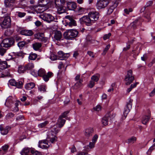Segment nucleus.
Wrapping results in <instances>:
<instances>
[{"instance_id": "obj_29", "label": "nucleus", "mask_w": 155, "mask_h": 155, "mask_svg": "<svg viewBox=\"0 0 155 155\" xmlns=\"http://www.w3.org/2000/svg\"><path fill=\"white\" fill-rule=\"evenodd\" d=\"M27 70L25 66L20 65L18 68V72L19 73H24Z\"/></svg>"}, {"instance_id": "obj_17", "label": "nucleus", "mask_w": 155, "mask_h": 155, "mask_svg": "<svg viewBox=\"0 0 155 155\" xmlns=\"http://www.w3.org/2000/svg\"><path fill=\"white\" fill-rule=\"evenodd\" d=\"M20 33L25 36H31L33 34V32L31 30H23L21 31Z\"/></svg>"}, {"instance_id": "obj_21", "label": "nucleus", "mask_w": 155, "mask_h": 155, "mask_svg": "<svg viewBox=\"0 0 155 155\" xmlns=\"http://www.w3.org/2000/svg\"><path fill=\"white\" fill-rule=\"evenodd\" d=\"M118 4L117 3H114L113 5H111L107 11V14H110L114 10L117 6Z\"/></svg>"}, {"instance_id": "obj_62", "label": "nucleus", "mask_w": 155, "mask_h": 155, "mask_svg": "<svg viewBox=\"0 0 155 155\" xmlns=\"http://www.w3.org/2000/svg\"><path fill=\"white\" fill-rule=\"evenodd\" d=\"M88 150H86L85 151L83 152L78 153L77 155H85L87 154V152Z\"/></svg>"}, {"instance_id": "obj_48", "label": "nucleus", "mask_w": 155, "mask_h": 155, "mask_svg": "<svg viewBox=\"0 0 155 155\" xmlns=\"http://www.w3.org/2000/svg\"><path fill=\"white\" fill-rule=\"evenodd\" d=\"M6 49L2 47L0 48V55L2 56H3L6 53Z\"/></svg>"}, {"instance_id": "obj_63", "label": "nucleus", "mask_w": 155, "mask_h": 155, "mask_svg": "<svg viewBox=\"0 0 155 155\" xmlns=\"http://www.w3.org/2000/svg\"><path fill=\"white\" fill-rule=\"evenodd\" d=\"M64 67V65L62 62L59 63V65L58 66V68L59 69H61L62 68Z\"/></svg>"}, {"instance_id": "obj_14", "label": "nucleus", "mask_w": 155, "mask_h": 155, "mask_svg": "<svg viewBox=\"0 0 155 155\" xmlns=\"http://www.w3.org/2000/svg\"><path fill=\"white\" fill-rule=\"evenodd\" d=\"M17 3V2L15 0H4V3L6 7H12L14 4Z\"/></svg>"}, {"instance_id": "obj_3", "label": "nucleus", "mask_w": 155, "mask_h": 155, "mask_svg": "<svg viewBox=\"0 0 155 155\" xmlns=\"http://www.w3.org/2000/svg\"><path fill=\"white\" fill-rule=\"evenodd\" d=\"M78 32L75 29L68 30L65 32L63 35L65 38L68 40H72L78 36Z\"/></svg>"}, {"instance_id": "obj_15", "label": "nucleus", "mask_w": 155, "mask_h": 155, "mask_svg": "<svg viewBox=\"0 0 155 155\" xmlns=\"http://www.w3.org/2000/svg\"><path fill=\"white\" fill-rule=\"evenodd\" d=\"M67 7L69 10H74L76 8V4L74 2H68L67 3Z\"/></svg>"}, {"instance_id": "obj_42", "label": "nucleus", "mask_w": 155, "mask_h": 155, "mask_svg": "<svg viewBox=\"0 0 155 155\" xmlns=\"http://www.w3.org/2000/svg\"><path fill=\"white\" fill-rule=\"evenodd\" d=\"M136 140V138L134 137H132L131 138L128 139V143H133Z\"/></svg>"}, {"instance_id": "obj_22", "label": "nucleus", "mask_w": 155, "mask_h": 155, "mask_svg": "<svg viewBox=\"0 0 155 155\" xmlns=\"http://www.w3.org/2000/svg\"><path fill=\"white\" fill-rule=\"evenodd\" d=\"M10 129V128L8 126L6 127L4 129H2L1 126L0 127L1 133V134L3 135L7 134Z\"/></svg>"}, {"instance_id": "obj_52", "label": "nucleus", "mask_w": 155, "mask_h": 155, "mask_svg": "<svg viewBox=\"0 0 155 155\" xmlns=\"http://www.w3.org/2000/svg\"><path fill=\"white\" fill-rule=\"evenodd\" d=\"M18 103H16L15 104V107H14V108L13 109H12V110L15 112H16L18 111Z\"/></svg>"}, {"instance_id": "obj_32", "label": "nucleus", "mask_w": 155, "mask_h": 155, "mask_svg": "<svg viewBox=\"0 0 155 155\" xmlns=\"http://www.w3.org/2000/svg\"><path fill=\"white\" fill-rule=\"evenodd\" d=\"M38 143V147L41 148L43 149H47L49 147H50L51 146V145H45L42 144V143Z\"/></svg>"}, {"instance_id": "obj_35", "label": "nucleus", "mask_w": 155, "mask_h": 155, "mask_svg": "<svg viewBox=\"0 0 155 155\" xmlns=\"http://www.w3.org/2000/svg\"><path fill=\"white\" fill-rule=\"evenodd\" d=\"M100 77V75L99 74H97L96 75H94L92 76L91 78V80L95 82H97L99 79Z\"/></svg>"}, {"instance_id": "obj_57", "label": "nucleus", "mask_w": 155, "mask_h": 155, "mask_svg": "<svg viewBox=\"0 0 155 155\" xmlns=\"http://www.w3.org/2000/svg\"><path fill=\"white\" fill-rule=\"evenodd\" d=\"M17 13H18V16L20 18L24 17L26 14V13L25 12H18Z\"/></svg>"}, {"instance_id": "obj_46", "label": "nucleus", "mask_w": 155, "mask_h": 155, "mask_svg": "<svg viewBox=\"0 0 155 155\" xmlns=\"http://www.w3.org/2000/svg\"><path fill=\"white\" fill-rule=\"evenodd\" d=\"M10 84L12 86H15L16 85V81L14 79H11L9 80Z\"/></svg>"}, {"instance_id": "obj_28", "label": "nucleus", "mask_w": 155, "mask_h": 155, "mask_svg": "<svg viewBox=\"0 0 155 155\" xmlns=\"http://www.w3.org/2000/svg\"><path fill=\"white\" fill-rule=\"evenodd\" d=\"M109 117L108 116L104 117L102 120V123L104 125H106L108 124V120Z\"/></svg>"}, {"instance_id": "obj_33", "label": "nucleus", "mask_w": 155, "mask_h": 155, "mask_svg": "<svg viewBox=\"0 0 155 155\" xmlns=\"http://www.w3.org/2000/svg\"><path fill=\"white\" fill-rule=\"evenodd\" d=\"M38 90L41 92H44L46 91V87L45 85H40L38 86Z\"/></svg>"}, {"instance_id": "obj_59", "label": "nucleus", "mask_w": 155, "mask_h": 155, "mask_svg": "<svg viewBox=\"0 0 155 155\" xmlns=\"http://www.w3.org/2000/svg\"><path fill=\"white\" fill-rule=\"evenodd\" d=\"M95 143L93 142L92 141V142H90L89 143V145H88L90 149H92L94 147Z\"/></svg>"}, {"instance_id": "obj_55", "label": "nucleus", "mask_w": 155, "mask_h": 155, "mask_svg": "<svg viewBox=\"0 0 155 155\" xmlns=\"http://www.w3.org/2000/svg\"><path fill=\"white\" fill-rule=\"evenodd\" d=\"M48 38L45 37L44 35L42 38L41 39L40 41L44 43H46L48 41Z\"/></svg>"}, {"instance_id": "obj_18", "label": "nucleus", "mask_w": 155, "mask_h": 155, "mask_svg": "<svg viewBox=\"0 0 155 155\" xmlns=\"http://www.w3.org/2000/svg\"><path fill=\"white\" fill-rule=\"evenodd\" d=\"M54 75L53 73L51 72H48L47 74L46 73L43 78L46 82L48 81L50 78L52 77Z\"/></svg>"}, {"instance_id": "obj_45", "label": "nucleus", "mask_w": 155, "mask_h": 155, "mask_svg": "<svg viewBox=\"0 0 155 155\" xmlns=\"http://www.w3.org/2000/svg\"><path fill=\"white\" fill-rule=\"evenodd\" d=\"M69 25L70 26H75L76 25V21L73 19H72L69 22Z\"/></svg>"}, {"instance_id": "obj_13", "label": "nucleus", "mask_w": 155, "mask_h": 155, "mask_svg": "<svg viewBox=\"0 0 155 155\" xmlns=\"http://www.w3.org/2000/svg\"><path fill=\"white\" fill-rule=\"evenodd\" d=\"M58 59L60 60H65L69 56V54H65L61 51H59L58 53Z\"/></svg>"}, {"instance_id": "obj_9", "label": "nucleus", "mask_w": 155, "mask_h": 155, "mask_svg": "<svg viewBox=\"0 0 155 155\" xmlns=\"http://www.w3.org/2000/svg\"><path fill=\"white\" fill-rule=\"evenodd\" d=\"M50 0H38V9H40L39 11L40 12H43L45 9H40V7H44L47 4H48Z\"/></svg>"}, {"instance_id": "obj_34", "label": "nucleus", "mask_w": 155, "mask_h": 155, "mask_svg": "<svg viewBox=\"0 0 155 155\" xmlns=\"http://www.w3.org/2000/svg\"><path fill=\"white\" fill-rule=\"evenodd\" d=\"M27 43L25 41H20L18 43L17 45L20 49H22Z\"/></svg>"}, {"instance_id": "obj_12", "label": "nucleus", "mask_w": 155, "mask_h": 155, "mask_svg": "<svg viewBox=\"0 0 155 155\" xmlns=\"http://www.w3.org/2000/svg\"><path fill=\"white\" fill-rule=\"evenodd\" d=\"M46 73V71L45 69L42 68L40 69L38 71V73L37 71H34L31 72V74L35 76H36L38 74V76L42 77L43 78Z\"/></svg>"}, {"instance_id": "obj_49", "label": "nucleus", "mask_w": 155, "mask_h": 155, "mask_svg": "<svg viewBox=\"0 0 155 155\" xmlns=\"http://www.w3.org/2000/svg\"><path fill=\"white\" fill-rule=\"evenodd\" d=\"M69 111H67L64 112V113H62L61 115L59 116L62 117V118H65L67 116L68 114L69 113Z\"/></svg>"}, {"instance_id": "obj_61", "label": "nucleus", "mask_w": 155, "mask_h": 155, "mask_svg": "<svg viewBox=\"0 0 155 155\" xmlns=\"http://www.w3.org/2000/svg\"><path fill=\"white\" fill-rule=\"evenodd\" d=\"M155 95V88L149 94V96L150 97L153 96Z\"/></svg>"}, {"instance_id": "obj_25", "label": "nucleus", "mask_w": 155, "mask_h": 155, "mask_svg": "<svg viewBox=\"0 0 155 155\" xmlns=\"http://www.w3.org/2000/svg\"><path fill=\"white\" fill-rule=\"evenodd\" d=\"M35 86L34 83L31 82L26 84L25 86V88L27 90H30L33 89Z\"/></svg>"}, {"instance_id": "obj_58", "label": "nucleus", "mask_w": 155, "mask_h": 155, "mask_svg": "<svg viewBox=\"0 0 155 155\" xmlns=\"http://www.w3.org/2000/svg\"><path fill=\"white\" fill-rule=\"evenodd\" d=\"M60 0H55V4L56 7L62 5V4Z\"/></svg>"}, {"instance_id": "obj_38", "label": "nucleus", "mask_w": 155, "mask_h": 155, "mask_svg": "<svg viewBox=\"0 0 155 155\" xmlns=\"http://www.w3.org/2000/svg\"><path fill=\"white\" fill-rule=\"evenodd\" d=\"M25 66L26 70H30L33 69L34 67V65L33 63H29L26 65Z\"/></svg>"}, {"instance_id": "obj_53", "label": "nucleus", "mask_w": 155, "mask_h": 155, "mask_svg": "<svg viewBox=\"0 0 155 155\" xmlns=\"http://www.w3.org/2000/svg\"><path fill=\"white\" fill-rule=\"evenodd\" d=\"M95 84V82L93 81H91L89 84L88 85V86L90 88L93 87Z\"/></svg>"}, {"instance_id": "obj_16", "label": "nucleus", "mask_w": 155, "mask_h": 155, "mask_svg": "<svg viewBox=\"0 0 155 155\" xmlns=\"http://www.w3.org/2000/svg\"><path fill=\"white\" fill-rule=\"evenodd\" d=\"M54 38L57 41L62 40V38L61 33V31H57L54 32Z\"/></svg>"}, {"instance_id": "obj_10", "label": "nucleus", "mask_w": 155, "mask_h": 155, "mask_svg": "<svg viewBox=\"0 0 155 155\" xmlns=\"http://www.w3.org/2000/svg\"><path fill=\"white\" fill-rule=\"evenodd\" d=\"M88 15L92 20L94 21V23L98 20L99 16V13L95 11L90 12Z\"/></svg>"}, {"instance_id": "obj_37", "label": "nucleus", "mask_w": 155, "mask_h": 155, "mask_svg": "<svg viewBox=\"0 0 155 155\" xmlns=\"http://www.w3.org/2000/svg\"><path fill=\"white\" fill-rule=\"evenodd\" d=\"M31 152L33 155H42L40 152L35 150L34 148L31 150Z\"/></svg>"}, {"instance_id": "obj_7", "label": "nucleus", "mask_w": 155, "mask_h": 155, "mask_svg": "<svg viewBox=\"0 0 155 155\" xmlns=\"http://www.w3.org/2000/svg\"><path fill=\"white\" fill-rule=\"evenodd\" d=\"M14 41L12 39L6 38L3 40L0 45L2 47H10L14 44Z\"/></svg>"}, {"instance_id": "obj_5", "label": "nucleus", "mask_w": 155, "mask_h": 155, "mask_svg": "<svg viewBox=\"0 0 155 155\" xmlns=\"http://www.w3.org/2000/svg\"><path fill=\"white\" fill-rule=\"evenodd\" d=\"M134 77L133 74V72L132 70H129L127 71V74L126 76L125 80L126 81V84L129 85L134 80Z\"/></svg>"}, {"instance_id": "obj_54", "label": "nucleus", "mask_w": 155, "mask_h": 155, "mask_svg": "<svg viewBox=\"0 0 155 155\" xmlns=\"http://www.w3.org/2000/svg\"><path fill=\"white\" fill-rule=\"evenodd\" d=\"M93 109L94 110L98 112L101 110V107L100 105H97L94 107Z\"/></svg>"}, {"instance_id": "obj_56", "label": "nucleus", "mask_w": 155, "mask_h": 155, "mask_svg": "<svg viewBox=\"0 0 155 155\" xmlns=\"http://www.w3.org/2000/svg\"><path fill=\"white\" fill-rule=\"evenodd\" d=\"M98 138V135L97 134H95L93 137L92 139V141L94 143H96Z\"/></svg>"}, {"instance_id": "obj_1", "label": "nucleus", "mask_w": 155, "mask_h": 155, "mask_svg": "<svg viewBox=\"0 0 155 155\" xmlns=\"http://www.w3.org/2000/svg\"><path fill=\"white\" fill-rule=\"evenodd\" d=\"M60 131V128L56 125H54L51 128V130L47 134V139L51 141L52 143H54L57 141V137L56 134Z\"/></svg>"}, {"instance_id": "obj_51", "label": "nucleus", "mask_w": 155, "mask_h": 155, "mask_svg": "<svg viewBox=\"0 0 155 155\" xmlns=\"http://www.w3.org/2000/svg\"><path fill=\"white\" fill-rule=\"evenodd\" d=\"M50 58L52 61H54L58 59V57L57 55L54 54H52L51 55Z\"/></svg>"}, {"instance_id": "obj_30", "label": "nucleus", "mask_w": 155, "mask_h": 155, "mask_svg": "<svg viewBox=\"0 0 155 155\" xmlns=\"http://www.w3.org/2000/svg\"><path fill=\"white\" fill-rule=\"evenodd\" d=\"M44 34L42 33H38L35 35V38L36 39L39 40L40 41L42 38Z\"/></svg>"}, {"instance_id": "obj_20", "label": "nucleus", "mask_w": 155, "mask_h": 155, "mask_svg": "<svg viewBox=\"0 0 155 155\" xmlns=\"http://www.w3.org/2000/svg\"><path fill=\"white\" fill-rule=\"evenodd\" d=\"M65 122V120L59 116L57 124L59 127L61 128L64 126Z\"/></svg>"}, {"instance_id": "obj_11", "label": "nucleus", "mask_w": 155, "mask_h": 155, "mask_svg": "<svg viewBox=\"0 0 155 155\" xmlns=\"http://www.w3.org/2000/svg\"><path fill=\"white\" fill-rule=\"evenodd\" d=\"M42 19L48 23H50L53 21L54 18L51 14L45 13L41 17Z\"/></svg>"}, {"instance_id": "obj_36", "label": "nucleus", "mask_w": 155, "mask_h": 155, "mask_svg": "<svg viewBox=\"0 0 155 155\" xmlns=\"http://www.w3.org/2000/svg\"><path fill=\"white\" fill-rule=\"evenodd\" d=\"M48 124V122L47 121H45L39 124L38 125V127L40 128H41L43 127H45Z\"/></svg>"}, {"instance_id": "obj_19", "label": "nucleus", "mask_w": 155, "mask_h": 155, "mask_svg": "<svg viewBox=\"0 0 155 155\" xmlns=\"http://www.w3.org/2000/svg\"><path fill=\"white\" fill-rule=\"evenodd\" d=\"M93 132V130L92 128H89L85 130V135L86 137L88 138L92 136Z\"/></svg>"}, {"instance_id": "obj_8", "label": "nucleus", "mask_w": 155, "mask_h": 155, "mask_svg": "<svg viewBox=\"0 0 155 155\" xmlns=\"http://www.w3.org/2000/svg\"><path fill=\"white\" fill-rule=\"evenodd\" d=\"M109 3V0H99L96 4L97 9H101L106 7Z\"/></svg>"}, {"instance_id": "obj_4", "label": "nucleus", "mask_w": 155, "mask_h": 155, "mask_svg": "<svg viewBox=\"0 0 155 155\" xmlns=\"http://www.w3.org/2000/svg\"><path fill=\"white\" fill-rule=\"evenodd\" d=\"M81 23L84 24L87 26H90L94 23V21L91 19L87 15L83 16L80 19Z\"/></svg>"}, {"instance_id": "obj_47", "label": "nucleus", "mask_w": 155, "mask_h": 155, "mask_svg": "<svg viewBox=\"0 0 155 155\" xmlns=\"http://www.w3.org/2000/svg\"><path fill=\"white\" fill-rule=\"evenodd\" d=\"M110 47V45H107L105 47V49H104L102 53L103 55H104L106 54V52L109 49Z\"/></svg>"}, {"instance_id": "obj_39", "label": "nucleus", "mask_w": 155, "mask_h": 155, "mask_svg": "<svg viewBox=\"0 0 155 155\" xmlns=\"http://www.w3.org/2000/svg\"><path fill=\"white\" fill-rule=\"evenodd\" d=\"M82 82L83 80H80L76 82L74 86H75V87H76V88H78L80 87L82 85Z\"/></svg>"}, {"instance_id": "obj_41", "label": "nucleus", "mask_w": 155, "mask_h": 155, "mask_svg": "<svg viewBox=\"0 0 155 155\" xmlns=\"http://www.w3.org/2000/svg\"><path fill=\"white\" fill-rule=\"evenodd\" d=\"M12 97H8L6 100V103H5V105L7 107L8 106V105H7L6 104L9 103L10 104V103H12Z\"/></svg>"}, {"instance_id": "obj_40", "label": "nucleus", "mask_w": 155, "mask_h": 155, "mask_svg": "<svg viewBox=\"0 0 155 155\" xmlns=\"http://www.w3.org/2000/svg\"><path fill=\"white\" fill-rule=\"evenodd\" d=\"M23 83L21 81H18L16 82V85L15 86L19 88H21L23 86Z\"/></svg>"}, {"instance_id": "obj_31", "label": "nucleus", "mask_w": 155, "mask_h": 155, "mask_svg": "<svg viewBox=\"0 0 155 155\" xmlns=\"http://www.w3.org/2000/svg\"><path fill=\"white\" fill-rule=\"evenodd\" d=\"M37 56V54L31 52L28 57L29 59L31 60H35Z\"/></svg>"}, {"instance_id": "obj_6", "label": "nucleus", "mask_w": 155, "mask_h": 155, "mask_svg": "<svg viewBox=\"0 0 155 155\" xmlns=\"http://www.w3.org/2000/svg\"><path fill=\"white\" fill-rule=\"evenodd\" d=\"M133 101V100L130 98L128 99L124 111V116H126L127 115L131 109Z\"/></svg>"}, {"instance_id": "obj_43", "label": "nucleus", "mask_w": 155, "mask_h": 155, "mask_svg": "<svg viewBox=\"0 0 155 155\" xmlns=\"http://www.w3.org/2000/svg\"><path fill=\"white\" fill-rule=\"evenodd\" d=\"M14 114L12 113H8L6 116L5 117L6 119H9L12 118L14 116Z\"/></svg>"}, {"instance_id": "obj_23", "label": "nucleus", "mask_w": 155, "mask_h": 155, "mask_svg": "<svg viewBox=\"0 0 155 155\" xmlns=\"http://www.w3.org/2000/svg\"><path fill=\"white\" fill-rule=\"evenodd\" d=\"M57 8V12L59 14H61L65 12L66 10L64 7L61 5L56 7Z\"/></svg>"}, {"instance_id": "obj_44", "label": "nucleus", "mask_w": 155, "mask_h": 155, "mask_svg": "<svg viewBox=\"0 0 155 155\" xmlns=\"http://www.w3.org/2000/svg\"><path fill=\"white\" fill-rule=\"evenodd\" d=\"M49 141L51 142V141L50 140H48L47 137L46 140H44L39 141L38 143H40V142L41 143H42V144H44L48 145H49L48 144V142Z\"/></svg>"}, {"instance_id": "obj_24", "label": "nucleus", "mask_w": 155, "mask_h": 155, "mask_svg": "<svg viewBox=\"0 0 155 155\" xmlns=\"http://www.w3.org/2000/svg\"><path fill=\"white\" fill-rule=\"evenodd\" d=\"M32 148L25 147L23 149L21 152V155H27Z\"/></svg>"}, {"instance_id": "obj_50", "label": "nucleus", "mask_w": 155, "mask_h": 155, "mask_svg": "<svg viewBox=\"0 0 155 155\" xmlns=\"http://www.w3.org/2000/svg\"><path fill=\"white\" fill-rule=\"evenodd\" d=\"M153 142L154 143V144L150 148L148 152H151L153 150L155 149V138L153 140Z\"/></svg>"}, {"instance_id": "obj_60", "label": "nucleus", "mask_w": 155, "mask_h": 155, "mask_svg": "<svg viewBox=\"0 0 155 155\" xmlns=\"http://www.w3.org/2000/svg\"><path fill=\"white\" fill-rule=\"evenodd\" d=\"M111 35L110 33H109L108 34L104 35L103 38L105 40L108 39Z\"/></svg>"}, {"instance_id": "obj_26", "label": "nucleus", "mask_w": 155, "mask_h": 155, "mask_svg": "<svg viewBox=\"0 0 155 155\" xmlns=\"http://www.w3.org/2000/svg\"><path fill=\"white\" fill-rule=\"evenodd\" d=\"M41 46L42 45L40 43H35L32 45L33 48L34 49L35 51H38L39 50Z\"/></svg>"}, {"instance_id": "obj_27", "label": "nucleus", "mask_w": 155, "mask_h": 155, "mask_svg": "<svg viewBox=\"0 0 155 155\" xmlns=\"http://www.w3.org/2000/svg\"><path fill=\"white\" fill-rule=\"evenodd\" d=\"M150 117L149 116L145 115L143 116L141 120L142 122L144 124H146L148 122L150 119Z\"/></svg>"}, {"instance_id": "obj_64", "label": "nucleus", "mask_w": 155, "mask_h": 155, "mask_svg": "<svg viewBox=\"0 0 155 155\" xmlns=\"http://www.w3.org/2000/svg\"><path fill=\"white\" fill-rule=\"evenodd\" d=\"M87 54L90 57H91L92 58H94V53L93 52L90 51H88L87 52Z\"/></svg>"}, {"instance_id": "obj_2", "label": "nucleus", "mask_w": 155, "mask_h": 155, "mask_svg": "<svg viewBox=\"0 0 155 155\" xmlns=\"http://www.w3.org/2000/svg\"><path fill=\"white\" fill-rule=\"evenodd\" d=\"M8 16L0 19V25L2 28H10L11 26V20L9 15H10V13L7 14Z\"/></svg>"}]
</instances>
